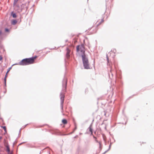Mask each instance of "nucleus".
I'll use <instances>...</instances> for the list:
<instances>
[{"label":"nucleus","mask_w":154,"mask_h":154,"mask_svg":"<svg viewBox=\"0 0 154 154\" xmlns=\"http://www.w3.org/2000/svg\"><path fill=\"white\" fill-rule=\"evenodd\" d=\"M37 57V56H35L32 57L25 58L19 62V64H16L25 66L33 64L35 63V60Z\"/></svg>","instance_id":"nucleus-1"},{"label":"nucleus","mask_w":154,"mask_h":154,"mask_svg":"<svg viewBox=\"0 0 154 154\" xmlns=\"http://www.w3.org/2000/svg\"><path fill=\"white\" fill-rule=\"evenodd\" d=\"M83 65L84 68L85 69H89L90 67L88 59L85 54L82 55Z\"/></svg>","instance_id":"nucleus-2"},{"label":"nucleus","mask_w":154,"mask_h":154,"mask_svg":"<svg viewBox=\"0 0 154 154\" xmlns=\"http://www.w3.org/2000/svg\"><path fill=\"white\" fill-rule=\"evenodd\" d=\"M77 51L80 52L82 54V55L85 54V52L84 46L83 45H78L76 47Z\"/></svg>","instance_id":"nucleus-3"},{"label":"nucleus","mask_w":154,"mask_h":154,"mask_svg":"<svg viewBox=\"0 0 154 154\" xmlns=\"http://www.w3.org/2000/svg\"><path fill=\"white\" fill-rule=\"evenodd\" d=\"M64 95L63 94H61L60 95L61 99V106L62 109H63V103L64 101Z\"/></svg>","instance_id":"nucleus-4"},{"label":"nucleus","mask_w":154,"mask_h":154,"mask_svg":"<svg viewBox=\"0 0 154 154\" xmlns=\"http://www.w3.org/2000/svg\"><path fill=\"white\" fill-rule=\"evenodd\" d=\"M104 22V20L103 19H102L101 20H98L97 22V26L98 27L102 23Z\"/></svg>","instance_id":"nucleus-5"},{"label":"nucleus","mask_w":154,"mask_h":154,"mask_svg":"<svg viewBox=\"0 0 154 154\" xmlns=\"http://www.w3.org/2000/svg\"><path fill=\"white\" fill-rule=\"evenodd\" d=\"M67 80L66 79H65L63 83V90L64 91H65L66 89V87L67 85Z\"/></svg>","instance_id":"nucleus-6"},{"label":"nucleus","mask_w":154,"mask_h":154,"mask_svg":"<svg viewBox=\"0 0 154 154\" xmlns=\"http://www.w3.org/2000/svg\"><path fill=\"white\" fill-rule=\"evenodd\" d=\"M66 50L67 51L66 56L67 58H69L70 57L69 53L70 52V50L68 48H67Z\"/></svg>","instance_id":"nucleus-7"},{"label":"nucleus","mask_w":154,"mask_h":154,"mask_svg":"<svg viewBox=\"0 0 154 154\" xmlns=\"http://www.w3.org/2000/svg\"><path fill=\"white\" fill-rule=\"evenodd\" d=\"M7 148V150L8 152H10V149L9 146L8 144H7L6 146Z\"/></svg>","instance_id":"nucleus-8"},{"label":"nucleus","mask_w":154,"mask_h":154,"mask_svg":"<svg viewBox=\"0 0 154 154\" xmlns=\"http://www.w3.org/2000/svg\"><path fill=\"white\" fill-rule=\"evenodd\" d=\"M62 122L64 124H66L67 123V121L66 119H64L62 120Z\"/></svg>","instance_id":"nucleus-9"},{"label":"nucleus","mask_w":154,"mask_h":154,"mask_svg":"<svg viewBox=\"0 0 154 154\" xmlns=\"http://www.w3.org/2000/svg\"><path fill=\"white\" fill-rule=\"evenodd\" d=\"M17 23V21L15 20H13L11 21V24L12 25H14Z\"/></svg>","instance_id":"nucleus-10"},{"label":"nucleus","mask_w":154,"mask_h":154,"mask_svg":"<svg viewBox=\"0 0 154 154\" xmlns=\"http://www.w3.org/2000/svg\"><path fill=\"white\" fill-rule=\"evenodd\" d=\"M11 16H12L14 18H16L17 17L16 15L13 12H12L11 14Z\"/></svg>","instance_id":"nucleus-11"},{"label":"nucleus","mask_w":154,"mask_h":154,"mask_svg":"<svg viewBox=\"0 0 154 154\" xmlns=\"http://www.w3.org/2000/svg\"><path fill=\"white\" fill-rule=\"evenodd\" d=\"M2 30H0V39H2Z\"/></svg>","instance_id":"nucleus-12"},{"label":"nucleus","mask_w":154,"mask_h":154,"mask_svg":"<svg viewBox=\"0 0 154 154\" xmlns=\"http://www.w3.org/2000/svg\"><path fill=\"white\" fill-rule=\"evenodd\" d=\"M1 127L3 128L5 132H7L6 128L5 126H1Z\"/></svg>","instance_id":"nucleus-13"},{"label":"nucleus","mask_w":154,"mask_h":154,"mask_svg":"<svg viewBox=\"0 0 154 154\" xmlns=\"http://www.w3.org/2000/svg\"><path fill=\"white\" fill-rule=\"evenodd\" d=\"M89 129L91 133V134H92V129L91 128V127H89Z\"/></svg>","instance_id":"nucleus-14"},{"label":"nucleus","mask_w":154,"mask_h":154,"mask_svg":"<svg viewBox=\"0 0 154 154\" xmlns=\"http://www.w3.org/2000/svg\"><path fill=\"white\" fill-rule=\"evenodd\" d=\"M5 31L6 32H9V30L7 28H5Z\"/></svg>","instance_id":"nucleus-15"},{"label":"nucleus","mask_w":154,"mask_h":154,"mask_svg":"<svg viewBox=\"0 0 154 154\" xmlns=\"http://www.w3.org/2000/svg\"><path fill=\"white\" fill-rule=\"evenodd\" d=\"M111 52H112V51H110V53H108V54H107L106 55V57L108 60V54H111Z\"/></svg>","instance_id":"nucleus-16"},{"label":"nucleus","mask_w":154,"mask_h":154,"mask_svg":"<svg viewBox=\"0 0 154 154\" xmlns=\"http://www.w3.org/2000/svg\"><path fill=\"white\" fill-rule=\"evenodd\" d=\"M3 59V57L2 56L0 55V61L2 60Z\"/></svg>","instance_id":"nucleus-17"},{"label":"nucleus","mask_w":154,"mask_h":154,"mask_svg":"<svg viewBox=\"0 0 154 154\" xmlns=\"http://www.w3.org/2000/svg\"><path fill=\"white\" fill-rule=\"evenodd\" d=\"M11 69V67H10V68H9L8 69V72H9V71H10V70Z\"/></svg>","instance_id":"nucleus-18"},{"label":"nucleus","mask_w":154,"mask_h":154,"mask_svg":"<svg viewBox=\"0 0 154 154\" xmlns=\"http://www.w3.org/2000/svg\"><path fill=\"white\" fill-rule=\"evenodd\" d=\"M96 139V138L95 137ZM96 141L97 142H98L100 145L101 143L100 142H98V141L96 139Z\"/></svg>","instance_id":"nucleus-19"},{"label":"nucleus","mask_w":154,"mask_h":154,"mask_svg":"<svg viewBox=\"0 0 154 154\" xmlns=\"http://www.w3.org/2000/svg\"><path fill=\"white\" fill-rule=\"evenodd\" d=\"M8 154H13V153L12 152H8Z\"/></svg>","instance_id":"nucleus-20"},{"label":"nucleus","mask_w":154,"mask_h":154,"mask_svg":"<svg viewBox=\"0 0 154 154\" xmlns=\"http://www.w3.org/2000/svg\"><path fill=\"white\" fill-rule=\"evenodd\" d=\"M6 78H5L4 80H5V83H6Z\"/></svg>","instance_id":"nucleus-21"},{"label":"nucleus","mask_w":154,"mask_h":154,"mask_svg":"<svg viewBox=\"0 0 154 154\" xmlns=\"http://www.w3.org/2000/svg\"><path fill=\"white\" fill-rule=\"evenodd\" d=\"M7 74H6L5 75V78H6L7 77Z\"/></svg>","instance_id":"nucleus-22"},{"label":"nucleus","mask_w":154,"mask_h":154,"mask_svg":"<svg viewBox=\"0 0 154 154\" xmlns=\"http://www.w3.org/2000/svg\"><path fill=\"white\" fill-rule=\"evenodd\" d=\"M2 137H0V140L2 139Z\"/></svg>","instance_id":"nucleus-23"},{"label":"nucleus","mask_w":154,"mask_h":154,"mask_svg":"<svg viewBox=\"0 0 154 154\" xmlns=\"http://www.w3.org/2000/svg\"><path fill=\"white\" fill-rule=\"evenodd\" d=\"M8 72H8V71H7V73H6V74H7V75L8 73Z\"/></svg>","instance_id":"nucleus-24"}]
</instances>
